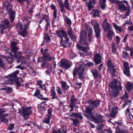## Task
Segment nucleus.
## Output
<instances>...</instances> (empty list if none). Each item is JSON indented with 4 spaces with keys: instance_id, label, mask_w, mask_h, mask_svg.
Wrapping results in <instances>:
<instances>
[{
    "instance_id": "17",
    "label": "nucleus",
    "mask_w": 133,
    "mask_h": 133,
    "mask_svg": "<svg viewBox=\"0 0 133 133\" xmlns=\"http://www.w3.org/2000/svg\"><path fill=\"white\" fill-rule=\"evenodd\" d=\"M34 96L36 97L43 100H47L48 99V98H44L43 95L40 94V91L38 90L36 91Z\"/></svg>"
},
{
    "instance_id": "16",
    "label": "nucleus",
    "mask_w": 133,
    "mask_h": 133,
    "mask_svg": "<svg viewBox=\"0 0 133 133\" xmlns=\"http://www.w3.org/2000/svg\"><path fill=\"white\" fill-rule=\"evenodd\" d=\"M0 26L1 28L6 29H7V31H8V29L10 26L9 22L6 19L4 21L2 22L0 25Z\"/></svg>"
},
{
    "instance_id": "15",
    "label": "nucleus",
    "mask_w": 133,
    "mask_h": 133,
    "mask_svg": "<svg viewBox=\"0 0 133 133\" xmlns=\"http://www.w3.org/2000/svg\"><path fill=\"white\" fill-rule=\"evenodd\" d=\"M61 66L64 68L68 69L70 67V65L67 60L65 59L62 60L60 62Z\"/></svg>"
},
{
    "instance_id": "3",
    "label": "nucleus",
    "mask_w": 133,
    "mask_h": 133,
    "mask_svg": "<svg viewBox=\"0 0 133 133\" xmlns=\"http://www.w3.org/2000/svg\"><path fill=\"white\" fill-rule=\"evenodd\" d=\"M91 105L89 107H87L85 111L84 115L87 118L92 120H94L96 123H99L101 121L100 119L101 118V116H98L95 118L92 115V110L95 107H97L100 104V101H91Z\"/></svg>"
},
{
    "instance_id": "61",
    "label": "nucleus",
    "mask_w": 133,
    "mask_h": 133,
    "mask_svg": "<svg viewBox=\"0 0 133 133\" xmlns=\"http://www.w3.org/2000/svg\"><path fill=\"white\" fill-rule=\"evenodd\" d=\"M18 2L20 3H22L24 1H26L27 2H29V0H17Z\"/></svg>"
},
{
    "instance_id": "12",
    "label": "nucleus",
    "mask_w": 133,
    "mask_h": 133,
    "mask_svg": "<svg viewBox=\"0 0 133 133\" xmlns=\"http://www.w3.org/2000/svg\"><path fill=\"white\" fill-rule=\"evenodd\" d=\"M56 33L58 36L63 40V39H66L68 40V38L66 35V32L63 30L56 31Z\"/></svg>"
},
{
    "instance_id": "6",
    "label": "nucleus",
    "mask_w": 133,
    "mask_h": 133,
    "mask_svg": "<svg viewBox=\"0 0 133 133\" xmlns=\"http://www.w3.org/2000/svg\"><path fill=\"white\" fill-rule=\"evenodd\" d=\"M85 68L83 65H79L78 68H75L73 71V75L74 76H76L77 73L78 74L79 78L82 79L83 78V74L85 70Z\"/></svg>"
},
{
    "instance_id": "35",
    "label": "nucleus",
    "mask_w": 133,
    "mask_h": 133,
    "mask_svg": "<svg viewBox=\"0 0 133 133\" xmlns=\"http://www.w3.org/2000/svg\"><path fill=\"white\" fill-rule=\"evenodd\" d=\"M92 29L91 28H90L89 29V32L88 34L89 37V42H90L92 39Z\"/></svg>"
},
{
    "instance_id": "37",
    "label": "nucleus",
    "mask_w": 133,
    "mask_h": 133,
    "mask_svg": "<svg viewBox=\"0 0 133 133\" xmlns=\"http://www.w3.org/2000/svg\"><path fill=\"white\" fill-rule=\"evenodd\" d=\"M64 19L68 25L69 26H70L71 25V20L67 17H65Z\"/></svg>"
},
{
    "instance_id": "63",
    "label": "nucleus",
    "mask_w": 133,
    "mask_h": 133,
    "mask_svg": "<svg viewBox=\"0 0 133 133\" xmlns=\"http://www.w3.org/2000/svg\"><path fill=\"white\" fill-rule=\"evenodd\" d=\"M88 123L90 125L91 127L93 128H94L95 127V126L94 125L92 124L90 122H89Z\"/></svg>"
},
{
    "instance_id": "40",
    "label": "nucleus",
    "mask_w": 133,
    "mask_h": 133,
    "mask_svg": "<svg viewBox=\"0 0 133 133\" xmlns=\"http://www.w3.org/2000/svg\"><path fill=\"white\" fill-rule=\"evenodd\" d=\"M56 90L57 93L58 94L61 95L62 94L63 92L62 91L59 87H56Z\"/></svg>"
},
{
    "instance_id": "29",
    "label": "nucleus",
    "mask_w": 133,
    "mask_h": 133,
    "mask_svg": "<svg viewBox=\"0 0 133 133\" xmlns=\"http://www.w3.org/2000/svg\"><path fill=\"white\" fill-rule=\"evenodd\" d=\"M112 24L114 28L116 30H117L120 32H122V28L121 27L118 26L116 23H112Z\"/></svg>"
},
{
    "instance_id": "45",
    "label": "nucleus",
    "mask_w": 133,
    "mask_h": 133,
    "mask_svg": "<svg viewBox=\"0 0 133 133\" xmlns=\"http://www.w3.org/2000/svg\"><path fill=\"white\" fill-rule=\"evenodd\" d=\"M116 45L115 44H113L112 46V50L113 53L114 54H115L116 53Z\"/></svg>"
},
{
    "instance_id": "53",
    "label": "nucleus",
    "mask_w": 133,
    "mask_h": 133,
    "mask_svg": "<svg viewBox=\"0 0 133 133\" xmlns=\"http://www.w3.org/2000/svg\"><path fill=\"white\" fill-rule=\"evenodd\" d=\"M129 54L127 52H124L123 55V57L125 59H126L128 58Z\"/></svg>"
},
{
    "instance_id": "21",
    "label": "nucleus",
    "mask_w": 133,
    "mask_h": 133,
    "mask_svg": "<svg viewBox=\"0 0 133 133\" xmlns=\"http://www.w3.org/2000/svg\"><path fill=\"white\" fill-rule=\"evenodd\" d=\"M115 35V34L113 32V29H111L108 31L107 34V37L108 39H111Z\"/></svg>"
},
{
    "instance_id": "59",
    "label": "nucleus",
    "mask_w": 133,
    "mask_h": 133,
    "mask_svg": "<svg viewBox=\"0 0 133 133\" xmlns=\"http://www.w3.org/2000/svg\"><path fill=\"white\" fill-rule=\"evenodd\" d=\"M128 49L127 50V49H126V50H130V55L131 56H133V48H131L130 49H129V48H127Z\"/></svg>"
},
{
    "instance_id": "24",
    "label": "nucleus",
    "mask_w": 133,
    "mask_h": 133,
    "mask_svg": "<svg viewBox=\"0 0 133 133\" xmlns=\"http://www.w3.org/2000/svg\"><path fill=\"white\" fill-rule=\"evenodd\" d=\"M101 58L100 55L97 54L96 55L94 58V60L96 64H99L101 62Z\"/></svg>"
},
{
    "instance_id": "50",
    "label": "nucleus",
    "mask_w": 133,
    "mask_h": 133,
    "mask_svg": "<svg viewBox=\"0 0 133 133\" xmlns=\"http://www.w3.org/2000/svg\"><path fill=\"white\" fill-rule=\"evenodd\" d=\"M124 69H129L128 63L127 62H125L124 63Z\"/></svg>"
},
{
    "instance_id": "48",
    "label": "nucleus",
    "mask_w": 133,
    "mask_h": 133,
    "mask_svg": "<svg viewBox=\"0 0 133 133\" xmlns=\"http://www.w3.org/2000/svg\"><path fill=\"white\" fill-rule=\"evenodd\" d=\"M121 39V38L118 36H116L115 41L117 44L119 43Z\"/></svg>"
},
{
    "instance_id": "1",
    "label": "nucleus",
    "mask_w": 133,
    "mask_h": 133,
    "mask_svg": "<svg viewBox=\"0 0 133 133\" xmlns=\"http://www.w3.org/2000/svg\"><path fill=\"white\" fill-rule=\"evenodd\" d=\"M80 34V40L78 43L77 47L79 49L83 51V54L84 55H89L90 53L88 51L89 47L86 33L85 31L83 30L81 31Z\"/></svg>"
},
{
    "instance_id": "20",
    "label": "nucleus",
    "mask_w": 133,
    "mask_h": 133,
    "mask_svg": "<svg viewBox=\"0 0 133 133\" xmlns=\"http://www.w3.org/2000/svg\"><path fill=\"white\" fill-rule=\"evenodd\" d=\"M120 90V89H113V91L112 92L110 93V94L111 98L116 97L117 96L118 94L119 91Z\"/></svg>"
},
{
    "instance_id": "22",
    "label": "nucleus",
    "mask_w": 133,
    "mask_h": 133,
    "mask_svg": "<svg viewBox=\"0 0 133 133\" xmlns=\"http://www.w3.org/2000/svg\"><path fill=\"white\" fill-rule=\"evenodd\" d=\"M130 109H127L125 110V115L129 121H131L132 118V115H130Z\"/></svg>"
},
{
    "instance_id": "33",
    "label": "nucleus",
    "mask_w": 133,
    "mask_h": 133,
    "mask_svg": "<svg viewBox=\"0 0 133 133\" xmlns=\"http://www.w3.org/2000/svg\"><path fill=\"white\" fill-rule=\"evenodd\" d=\"M92 13L93 14V17H99V11L98 10H93L92 11Z\"/></svg>"
},
{
    "instance_id": "44",
    "label": "nucleus",
    "mask_w": 133,
    "mask_h": 133,
    "mask_svg": "<svg viewBox=\"0 0 133 133\" xmlns=\"http://www.w3.org/2000/svg\"><path fill=\"white\" fill-rule=\"evenodd\" d=\"M67 131V127L66 125L63 126L62 128V133H66Z\"/></svg>"
},
{
    "instance_id": "57",
    "label": "nucleus",
    "mask_w": 133,
    "mask_h": 133,
    "mask_svg": "<svg viewBox=\"0 0 133 133\" xmlns=\"http://www.w3.org/2000/svg\"><path fill=\"white\" fill-rule=\"evenodd\" d=\"M128 29L129 31V32H131L132 31H133V25L128 27Z\"/></svg>"
},
{
    "instance_id": "31",
    "label": "nucleus",
    "mask_w": 133,
    "mask_h": 133,
    "mask_svg": "<svg viewBox=\"0 0 133 133\" xmlns=\"http://www.w3.org/2000/svg\"><path fill=\"white\" fill-rule=\"evenodd\" d=\"M110 112L112 117H115L117 113L116 110L114 108L110 109Z\"/></svg>"
},
{
    "instance_id": "13",
    "label": "nucleus",
    "mask_w": 133,
    "mask_h": 133,
    "mask_svg": "<svg viewBox=\"0 0 133 133\" xmlns=\"http://www.w3.org/2000/svg\"><path fill=\"white\" fill-rule=\"evenodd\" d=\"M104 29L105 31L113 29L112 26L109 23L107 22V19H105L103 23Z\"/></svg>"
},
{
    "instance_id": "43",
    "label": "nucleus",
    "mask_w": 133,
    "mask_h": 133,
    "mask_svg": "<svg viewBox=\"0 0 133 133\" xmlns=\"http://www.w3.org/2000/svg\"><path fill=\"white\" fill-rule=\"evenodd\" d=\"M64 5L65 8L68 10H70V9L69 8V3L68 0H65L64 2Z\"/></svg>"
},
{
    "instance_id": "7",
    "label": "nucleus",
    "mask_w": 133,
    "mask_h": 133,
    "mask_svg": "<svg viewBox=\"0 0 133 133\" xmlns=\"http://www.w3.org/2000/svg\"><path fill=\"white\" fill-rule=\"evenodd\" d=\"M4 7H6V10L9 14L11 22H13L15 17V12L14 11H12L11 9V6L9 4L7 5L5 3Z\"/></svg>"
},
{
    "instance_id": "4",
    "label": "nucleus",
    "mask_w": 133,
    "mask_h": 133,
    "mask_svg": "<svg viewBox=\"0 0 133 133\" xmlns=\"http://www.w3.org/2000/svg\"><path fill=\"white\" fill-rule=\"evenodd\" d=\"M28 22H27V20H25L24 21V23H26L27 24L26 25L19 24L18 26V28H19V32L21 35L23 37H25L27 35V33L26 31V28L27 25L31 21V19L30 18L28 19Z\"/></svg>"
},
{
    "instance_id": "19",
    "label": "nucleus",
    "mask_w": 133,
    "mask_h": 133,
    "mask_svg": "<svg viewBox=\"0 0 133 133\" xmlns=\"http://www.w3.org/2000/svg\"><path fill=\"white\" fill-rule=\"evenodd\" d=\"M38 59L39 60L41 59L42 61H43V62H45L46 60L49 61H51L53 59H54L55 58L54 57H52L49 55L47 56H44L41 58H39Z\"/></svg>"
},
{
    "instance_id": "58",
    "label": "nucleus",
    "mask_w": 133,
    "mask_h": 133,
    "mask_svg": "<svg viewBox=\"0 0 133 133\" xmlns=\"http://www.w3.org/2000/svg\"><path fill=\"white\" fill-rule=\"evenodd\" d=\"M68 33L69 35L72 34V29L71 28H69L68 30Z\"/></svg>"
},
{
    "instance_id": "8",
    "label": "nucleus",
    "mask_w": 133,
    "mask_h": 133,
    "mask_svg": "<svg viewBox=\"0 0 133 133\" xmlns=\"http://www.w3.org/2000/svg\"><path fill=\"white\" fill-rule=\"evenodd\" d=\"M19 113L21 115L23 114V116L25 119H28L29 115L31 114V108L29 107L23 108L22 110L19 111Z\"/></svg>"
},
{
    "instance_id": "23",
    "label": "nucleus",
    "mask_w": 133,
    "mask_h": 133,
    "mask_svg": "<svg viewBox=\"0 0 133 133\" xmlns=\"http://www.w3.org/2000/svg\"><path fill=\"white\" fill-rule=\"evenodd\" d=\"M117 4L118 5V7L120 10L122 11H125L126 10L127 8L125 5L122 2L119 1Z\"/></svg>"
},
{
    "instance_id": "42",
    "label": "nucleus",
    "mask_w": 133,
    "mask_h": 133,
    "mask_svg": "<svg viewBox=\"0 0 133 133\" xmlns=\"http://www.w3.org/2000/svg\"><path fill=\"white\" fill-rule=\"evenodd\" d=\"M44 40L48 42H50V38L47 34H46L44 35Z\"/></svg>"
},
{
    "instance_id": "55",
    "label": "nucleus",
    "mask_w": 133,
    "mask_h": 133,
    "mask_svg": "<svg viewBox=\"0 0 133 133\" xmlns=\"http://www.w3.org/2000/svg\"><path fill=\"white\" fill-rule=\"evenodd\" d=\"M70 100L72 104L73 105L74 104V103L75 102L77 101V99L74 98H71Z\"/></svg>"
},
{
    "instance_id": "64",
    "label": "nucleus",
    "mask_w": 133,
    "mask_h": 133,
    "mask_svg": "<svg viewBox=\"0 0 133 133\" xmlns=\"http://www.w3.org/2000/svg\"><path fill=\"white\" fill-rule=\"evenodd\" d=\"M61 130L60 129H58V131L56 130H55L53 132V133H61Z\"/></svg>"
},
{
    "instance_id": "25",
    "label": "nucleus",
    "mask_w": 133,
    "mask_h": 133,
    "mask_svg": "<svg viewBox=\"0 0 133 133\" xmlns=\"http://www.w3.org/2000/svg\"><path fill=\"white\" fill-rule=\"evenodd\" d=\"M56 95V94L55 91V87H53L51 90V94H50V96L52 97L51 98L52 99L57 98Z\"/></svg>"
},
{
    "instance_id": "54",
    "label": "nucleus",
    "mask_w": 133,
    "mask_h": 133,
    "mask_svg": "<svg viewBox=\"0 0 133 133\" xmlns=\"http://www.w3.org/2000/svg\"><path fill=\"white\" fill-rule=\"evenodd\" d=\"M128 96L127 95V93L125 92L124 95L121 98L122 99H126L128 98Z\"/></svg>"
},
{
    "instance_id": "38",
    "label": "nucleus",
    "mask_w": 133,
    "mask_h": 133,
    "mask_svg": "<svg viewBox=\"0 0 133 133\" xmlns=\"http://www.w3.org/2000/svg\"><path fill=\"white\" fill-rule=\"evenodd\" d=\"M91 72L93 74L95 78L97 77L98 75V71L95 70H92Z\"/></svg>"
},
{
    "instance_id": "41",
    "label": "nucleus",
    "mask_w": 133,
    "mask_h": 133,
    "mask_svg": "<svg viewBox=\"0 0 133 133\" xmlns=\"http://www.w3.org/2000/svg\"><path fill=\"white\" fill-rule=\"evenodd\" d=\"M47 117H45L43 119V121L44 123H46L47 124H49V123L51 117L49 116Z\"/></svg>"
},
{
    "instance_id": "2",
    "label": "nucleus",
    "mask_w": 133,
    "mask_h": 133,
    "mask_svg": "<svg viewBox=\"0 0 133 133\" xmlns=\"http://www.w3.org/2000/svg\"><path fill=\"white\" fill-rule=\"evenodd\" d=\"M16 43L14 42L11 43V46L12 52L11 53L9 52L11 58H14L17 59V62L19 63L21 62L22 64H26V59L24 57L22 56L23 54L19 51L16 52L17 50H19V48L16 46Z\"/></svg>"
},
{
    "instance_id": "47",
    "label": "nucleus",
    "mask_w": 133,
    "mask_h": 133,
    "mask_svg": "<svg viewBox=\"0 0 133 133\" xmlns=\"http://www.w3.org/2000/svg\"><path fill=\"white\" fill-rule=\"evenodd\" d=\"M72 114V115L76 117L79 118L81 119L82 118V116L80 114H75L74 113H73Z\"/></svg>"
},
{
    "instance_id": "32",
    "label": "nucleus",
    "mask_w": 133,
    "mask_h": 133,
    "mask_svg": "<svg viewBox=\"0 0 133 133\" xmlns=\"http://www.w3.org/2000/svg\"><path fill=\"white\" fill-rule=\"evenodd\" d=\"M126 87L127 90L129 91L133 89V85L129 82L126 84Z\"/></svg>"
},
{
    "instance_id": "36",
    "label": "nucleus",
    "mask_w": 133,
    "mask_h": 133,
    "mask_svg": "<svg viewBox=\"0 0 133 133\" xmlns=\"http://www.w3.org/2000/svg\"><path fill=\"white\" fill-rule=\"evenodd\" d=\"M86 4L88 8V10H91V9L93 7V5H92V3L89 1L86 3Z\"/></svg>"
},
{
    "instance_id": "51",
    "label": "nucleus",
    "mask_w": 133,
    "mask_h": 133,
    "mask_svg": "<svg viewBox=\"0 0 133 133\" xmlns=\"http://www.w3.org/2000/svg\"><path fill=\"white\" fill-rule=\"evenodd\" d=\"M48 114L47 115V116H49L51 117L52 116V109H49L48 110Z\"/></svg>"
},
{
    "instance_id": "5",
    "label": "nucleus",
    "mask_w": 133,
    "mask_h": 133,
    "mask_svg": "<svg viewBox=\"0 0 133 133\" xmlns=\"http://www.w3.org/2000/svg\"><path fill=\"white\" fill-rule=\"evenodd\" d=\"M19 72V70H17L8 76L7 78L8 79L6 80L7 81L6 82V83L13 84L15 81L18 79L16 77V76Z\"/></svg>"
},
{
    "instance_id": "46",
    "label": "nucleus",
    "mask_w": 133,
    "mask_h": 133,
    "mask_svg": "<svg viewBox=\"0 0 133 133\" xmlns=\"http://www.w3.org/2000/svg\"><path fill=\"white\" fill-rule=\"evenodd\" d=\"M59 5L61 6V12L63 13H65V11L64 9V6L63 5L61 2V3H59Z\"/></svg>"
},
{
    "instance_id": "27",
    "label": "nucleus",
    "mask_w": 133,
    "mask_h": 133,
    "mask_svg": "<svg viewBox=\"0 0 133 133\" xmlns=\"http://www.w3.org/2000/svg\"><path fill=\"white\" fill-rule=\"evenodd\" d=\"M43 19H45V21L47 23L46 25L45 26V29L46 30H47L48 27H49L50 25L49 20L48 17L46 16H43Z\"/></svg>"
},
{
    "instance_id": "14",
    "label": "nucleus",
    "mask_w": 133,
    "mask_h": 133,
    "mask_svg": "<svg viewBox=\"0 0 133 133\" xmlns=\"http://www.w3.org/2000/svg\"><path fill=\"white\" fill-rule=\"evenodd\" d=\"M5 112V111L2 108L0 109V119L2 121L6 123L7 122L8 120L5 118L4 116H7L8 114H4V113Z\"/></svg>"
},
{
    "instance_id": "30",
    "label": "nucleus",
    "mask_w": 133,
    "mask_h": 133,
    "mask_svg": "<svg viewBox=\"0 0 133 133\" xmlns=\"http://www.w3.org/2000/svg\"><path fill=\"white\" fill-rule=\"evenodd\" d=\"M69 41L68 38V40L66 39H63V40H61V44L64 48L66 46V45Z\"/></svg>"
},
{
    "instance_id": "39",
    "label": "nucleus",
    "mask_w": 133,
    "mask_h": 133,
    "mask_svg": "<svg viewBox=\"0 0 133 133\" xmlns=\"http://www.w3.org/2000/svg\"><path fill=\"white\" fill-rule=\"evenodd\" d=\"M124 74L127 76H130V70L129 69H124Z\"/></svg>"
},
{
    "instance_id": "26",
    "label": "nucleus",
    "mask_w": 133,
    "mask_h": 133,
    "mask_svg": "<svg viewBox=\"0 0 133 133\" xmlns=\"http://www.w3.org/2000/svg\"><path fill=\"white\" fill-rule=\"evenodd\" d=\"M45 104L44 103H42L38 106L39 111H42L43 112H45Z\"/></svg>"
},
{
    "instance_id": "60",
    "label": "nucleus",
    "mask_w": 133,
    "mask_h": 133,
    "mask_svg": "<svg viewBox=\"0 0 133 133\" xmlns=\"http://www.w3.org/2000/svg\"><path fill=\"white\" fill-rule=\"evenodd\" d=\"M70 37L71 39H72L74 41H75L76 40V38L72 34L70 35Z\"/></svg>"
},
{
    "instance_id": "52",
    "label": "nucleus",
    "mask_w": 133,
    "mask_h": 133,
    "mask_svg": "<svg viewBox=\"0 0 133 133\" xmlns=\"http://www.w3.org/2000/svg\"><path fill=\"white\" fill-rule=\"evenodd\" d=\"M73 123L75 126L77 125L79 123V121L77 119L73 120Z\"/></svg>"
},
{
    "instance_id": "9",
    "label": "nucleus",
    "mask_w": 133,
    "mask_h": 133,
    "mask_svg": "<svg viewBox=\"0 0 133 133\" xmlns=\"http://www.w3.org/2000/svg\"><path fill=\"white\" fill-rule=\"evenodd\" d=\"M91 22L95 30L96 37L98 38L100 35L101 32L99 24L95 20H92Z\"/></svg>"
},
{
    "instance_id": "34",
    "label": "nucleus",
    "mask_w": 133,
    "mask_h": 133,
    "mask_svg": "<svg viewBox=\"0 0 133 133\" xmlns=\"http://www.w3.org/2000/svg\"><path fill=\"white\" fill-rule=\"evenodd\" d=\"M106 0H100V5L102 9H103L106 6L105 2Z\"/></svg>"
},
{
    "instance_id": "62",
    "label": "nucleus",
    "mask_w": 133,
    "mask_h": 133,
    "mask_svg": "<svg viewBox=\"0 0 133 133\" xmlns=\"http://www.w3.org/2000/svg\"><path fill=\"white\" fill-rule=\"evenodd\" d=\"M87 65L89 66H93L94 65V63H93L91 62H88L87 64Z\"/></svg>"
},
{
    "instance_id": "10",
    "label": "nucleus",
    "mask_w": 133,
    "mask_h": 133,
    "mask_svg": "<svg viewBox=\"0 0 133 133\" xmlns=\"http://www.w3.org/2000/svg\"><path fill=\"white\" fill-rule=\"evenodd\" d=\"M121 82L119 81H117L116 79H114L113 82L109 83L110 87L113 89L116 90L117 89L122 90L121 86Z\"/></svg>"
},
{
    "instance_id": "18",
    "label": "nucleus",
    "mask_w": 133,
    "mask_h": 133,
    "mask_svg": "<svg viewBox=\"0 0 133 133\" xmlns=\"http://www.w3.org/2000/svg\"><path fill=\"white\" fill-rule=\"evenodd\" d=\"M51 9L52 10H54V11L53 12L54 17L53 21L54 22L56 20L57 18V11L56 9V7L54 4H52L51 5Z\"/></svg>"
},
{
    "instance_id": "56",
    "label": "nucleus",
    "mask_w": 133,
    "mask_h": 133,
    "mask_svg": "<svg viewBox=\"0 0 133 133\" xmlns=\"http://www.w3.org/2000/svg\"><path fill=\"white\" fill-rule=\"evenodd\" d=\"M14 127V124H10L9 125V128L10 129L12 130L13 129Z\"/></svg>"
},
{
    "instance_id": "49",
    "label": "nucleus",
    "mask_w": 133,
    "mask_h": 133,
    "mask_svg": "<svg viewBox=\"0 0 133 133\" xmlns=\"http://www.w3.org/2000/svg\"><path fill=\"white\" fill-rule=\"evenodd\" d=\"M2 90H7V92L8 93H10L12 91V89L11 88L8 87L3 88Z\"/></svg>"
},
{
    "instance_id": "11",
    "label": "nucleus",
    "mask_w": 133,
    "mask_h": 133,
    "mask_svg": "<svg viewBox=\"0 0 133 133\" xmlns=\"http://www.w3.org/2000/svg\"><path fill=\"white\" fill-rule=\"evenodd\" d=\"M108 70L109 73L112 75L115 74V69L114 68V66L111 60H109L107 63Z\"/></svg>"
},
{
    "instance_id": "28",
    "label": "nucleus",
    "mask_w": 133,
    "mask_h": 133,
    "mask_svg": "<svg viewBox=\"0 0 133 133\" xmlns=\"http://www.w3.org/2000/svg\"><path fill=\"white\" fill-rule=\"evenodd\" d=\"M62 88L64 90H67L69 88V86L66 85V83L64 81L61 82Z\"/></svg>"
}]
</instances>
